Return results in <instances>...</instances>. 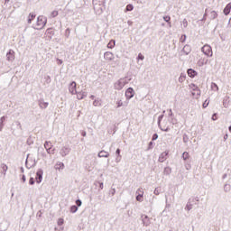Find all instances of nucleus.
<instances>
[{"instance_id":"17","label":"nucleus","mask_w":231,"mask_h":231,"mask_svg":"<svg viewBox=\"0 0 231 231\" xmlns=\"http://www.w3.org/2000/svg\"><path fill=\"white\" fill-rule=\"evenodd\" d=\"M57 15H59V11H57V10H53L50 14V17L52 18V19L57 17Z\"/></svg>"},{"instance_id":"14","label":"nucleus","mask_w":231,"mask_h":231,"mask_svg":"<svg viewBox=\"0 0 231 231\" xmlns=\"http://www.w3.org/2000/svg\"><path fill=\"white\" fill-rule=\"evenodd\" d=\"M231 12V3L227 4L226 6L224 8L225 15H228Z\"/></svg>"},{"instance_id":"3","label":"nucleus","mask_w":231,"mask_h":231,"mask_svg":"<svg viewBox=\"0 0 231 231\" xmlns=\"http://www.w3.org/2000/svg\"><path fill=\"white\" fill-rule=\"evenodd\" d=\"M202 51L208 57H212V47H210V45H204L202 47Z\"/></svg>"},{"instance_id":"12","label":"nucleus","mask_w":231,"mask_h":231,"mask_svg":"<svg viewBox=\"0 0 231 231\" xmlns=\"http://www.w3.org/2000/svg\"><path fill=\"white\" fill-rule=\"evenodd\" d=\"M37 17V14L35 13H30L28 17H27V23L28 24H32V21H33Z\"/></svg>"},{"instance_id":"21","label":"nucleus","mask_w":231,"mask_h":231,"mask_svg":"<svg viewBox=\"0 0 231 231\" xmlns=\"http://www.w3.org/2000/svg\"><path fill=\"white\" fill-rule=\"evenodd\" d=\"M48 154H55V148L51 147L47 150Z\"/></svg>"},{"instance_id":"23","label":"nucleus","mask_w":231,"mask_h":231,"mask_svg":"<svg viewBox=\"0 0 231 231\" xmlns=\"http://www.w3.org/2000/svg\"><path fill=\"white\" fill-rule=\"evenodd\" d=\"M78 210H79V208H77V206L70 207V212L72 214H75V212H77Z\"/></svg>"},{"instance_id":"8","label":"nucleus","mask_w":231,"mask_h":231,"mask_svg":"<svg viewBox=\"0 0 231 231\" xmlns=\"http://www.w3.org/2000/svg\"><path fill=\"white\" fill-rule=\"evenodd\" d=\"M136 194H137L136 196L137 201H143V189L141 188L137 189Z\"/></svg>"},{"instance_id":"5","label":"nucleus","mask_w":231,"mask_h":231,"mask_svg":"<svg viewBox=\"0 0 231 231\" xmlns=\"http://www.w3.org/2000/svg\"><path fill=\"white\" fill-rule=\"evenodd\" d=\"M125 84H127V79H121L116 84V89H122Z\"/></svg>"},{"instance_id":"46","label":"nucleus","mask_w":231,"mask_h":231,"mask_svg":"<svg viewBox=\"0 0 231 231\" xmlns=\"http://www.w3.org/2000/svg\"><path fill=\"white\" fill-rule=\"evenodd\" d=\"M27 143H29V144H30V139H28V140H27Z\"/></svg>"},{"instance_id":"26","label":"nucleus","mask_w":231,"mask_h":231,"mask_svg":"<svg viewBox=\"0 0 231 231\" xmlns=\"http://www.w3.org/2000/svg\"><path fill=\"white\" fill-rule=\"evenodd\" d=\"M116 106L117 107H122V106H124V102H122V99L117 100Z\"/></svg>"},{"instance_id":"33","label":"nucleus","mask_w":231,"mask_h":231,"mask_svg":"<svg viewBox=\"0 0 231 231\" xmlns=\"http://www.w3.org/2000/svg\"><path fill=\"white\" fill-rule=\"evenodd\" d=\"M30 185H33L35 183V180H33V178H31L29 180Z\"/></svg>"},{"instance_id":"36","label":"nucleus","mask_w":231,"mask_h":231,"mask_svg":"<svg viewBox=\"0 0 231 231\" xmlns=\"http://www.w3.org/2000/svg\"><path fill=\"white\" fill-rule=\"evenodd\" d=\"M152 140H158V135L156 134L152 135Z\"/></svg>"},{"instance_id":"48","label":"nucleus","mask_w":231,"mask_h":231,"mask_svg":"<svg viewBox=\"0 0 231 231\" xmlns=\"http://www.w3.org/2000/svg\"><path fill=\"white\" fill-rule=\"evenodd\" d=\"M10 0H5V3H8Z\"/></svg>"},{"instance_id":"41","label":"nucleus","mask_w":231,"mask_h":231,"mask_svg":"<svg viewBox=\"0 0 231 231\" xmlns=\"http://www.w3.org/2000/svg\"><path fill=\"white\" fill-rule=\"evenodd\" d=\"M162 156H167V152H162Z\"/></svg>"},{"instance_id":"45","label":"nucleus","mask_w":231,"mask_h":231,"mask_svg":"<svg viewBox=\"0 0 231 231\" xmlns=\"http://www.w3.org/2000/svg\"><path fill=\"white\" fill-rule=\"evenodd\" d=\"M5 120V117H1V122H3Z\"/></svg>"},{"instance_id":"34","label":"nucleus","mask_w":231,"mask_h":231,"mask_svg":"<svg viewBox=\"0 0 231 231\" xmlns=\"http://www.w3.org/2000/svg\"><path fill=\"white\" fill-rule=\"evenodd\" d=\"M76 205L78 206V207H80L81 205H82V201H80V200H77L76 201Z\"/></svg>"},{"instance_id":"42","label":"nucleus","mask_w":231,"mask_h":231,"mask_svg":"<svg viewBox=\"0 0 231 231\" xmlns=\"http://www.w3.org/2000/svg\"><path fill=\"white\" fill-rule=\"evenodd\" d=\"M100 189H104V183L100 184Z\"/></svg>"},{"instance_id":"6","label":"nucleus","mask_w":231,"mask_h":231,"mask_svg":"<svg viewBox=\"0 0 231 231\" xmlns=\"http://www.w3.org/2000/svg\"><path fill=\"white\" fill-rule=\"evenodd\" d=\"M7 60H9L10 62L15 60V51H14L13 50H10L7 54Z\"/></svg>"},{"instance_id":"32","label":"nucleus","mask_w":231,"mask_h":231,"mask_svg":"<svg viewBox=\"0 0 231 231\" xmlns=\"http://www.w3.org/2000/svg\"><path fill=\"white\" fill-rule=\"evenodd\" d=\"M163 19L166 23H169V21H171V16H164Z\"/></svg>"},{"instance_id":"24","label":"nucleus","mask_w":231,"mask_h":231,"mask_svg":"<svg viewBox=\"0 0 231 231\" xmlns=\"http://www.w3.org/2000/svg\"><path fill=\"white\" fill-rule=\"evenodd\" d=\"M185 41H187V35L182 34L180 38V42H185Z\"/></svg>"},{"instance_id":"20","label":"nucleus","mask_w":231,"mask_h":231,"mask_svg":"<svg viewBox=\"0 0 231 231\" xmlns=\"http://www.w3.org/2000/svg\"><path fill=\"white\" fill-rule=\"evenodd\" d=\"M182 158H183V160H189V158H190V155L189 154V152H184L182 153Z\"/></svg>"},{"instance_id":"38","label":"nucleus","mask_w":231,"mask_h":231,"mask_svg":"<svg viewBox=\"0 0 231 231\" xmlns=\"http://www.w3.org/2000/svg\"><path fill=\"white\" fill-rule=\"evenodd\" d=\"M42 106L43 107H48V103H43Z\"/></svg>"},{"instance_id":"11","label":"nucleus","mask_w":231,"mask_h":231,"mask_svg":"<svg viewBox=\"0 0 231 231\" xmlns=\"http://www.w3.org/2000/svg\"><path fill=\"white\" fill-rule=\"evenodd\" d=\"M104 57L106 60H113V59H115V54H113V52L106 51L105 52Z\"/></svg>"},{"instance_id":"49","label":"nucleus","mask_w":231,"mask_h":231,"mask_svg":"<svg viewBox=\"0 0 231 231\" xmlns=\"http://www.w3.org/2000/svg\"><path fill=\"white\" fill-rule=\"evenodd\" d=\"M50 30H51V29H48L47 32H50Z\"/></svg>"},{"instance_id":"9","label":"nucleus","mask_w":231,"mask_h":231,"mask_svg":"<svg viewBox=\"0 0 231 231\" xmlns=\"http://www.w3.org/2000/svg\"><path fill=\"white\" fill-rule=\"evenodd\" d=\"M42 174H44V172L42 171V170H39L36 172V182L37 183H41V181H42Z\"/></svg>"},{"instance_id":"39","label":"nucleus","mask_w":231,"mask_h":231,"mask_svg":"<svg viewBox=\"0 0 231 231\" xmlns=\"http://www.w3.org/2000/svg\"><path fill=\"white\" fill-rule=\"evenodd\" d=\"M58 60V64H62V60Z\"/></svg>"},{"instance_id":"30","label":"nucleus","mask_w":231,"mask_h":231,"mask_svg":"<svg viewBox=\"0 0 231 231\" xmlns=\"http://www.w3.org/2000/svg\"><path fill=\"white\" fill-rule=\"evenodd\" d=\"M182 24H183L184 28H187V26H189V22H187V19H184L182 21Z\"/></svg>"},{"instance_id":"13","label":"nucleus","mask_w":231,"mask_h":231,"mask_svg":"<svg viewBox=\"0 0 231 231\" xmlns=\"http://www.w3.org/2000/svg\"><path fill=\"white\" fill-rule=\"evenodd\" d=\"M187 73L188 76L190 77V79H194V77L198 76V72L192 69H188Z\"/></svg>"},{"instance_id":"43","label":"nucleus","mask_w":231,"mask_h":231,"mask_svg":"<svg viewBox=\"0 0 231 231\" xmlns=\"http://www.w3.org/2000/svg\"><path fill=\"white\" fill-rule=\"evenodd\" d=\"M160 162H163V159L162 157H159Z\"/></svg>"},{"instance_id":"15","label":"nucleus","mask_w":231,"mask_h":231,"mask_svg":"<svg viewBox=\"0 0 231 231\" xmlns=\"http://www.w3.org/2000/svg\"><path fill=\"white\" fill-rule=\"evenodd\" d=\"M98 157L99 158H108L109 157V152H107L106 151H101L98 153Z\"/></svg>"},{"instance_id":"22","label":"nucleus","mask_w":231,"mask_h":231,"mask_svg":"<svg viewBox=\"0 0 231 231\" xmlns=\"http://www.w3.org/2000/svg\"><path fill=\"white\" fill-rule=\"evenodd\" d=\"M44 147H45L46 151H48V149L51 148V142H45Z\"/></svg>"},{"instance_id":"47","label":"nucleus","mask_w":231,"mask_h":231,"mask_svg":"<svg viewBox=\"0 0 231 231\" xmlns=\"http://www.w3.org/2000/svg\"><path fill=\"white\" fill-rule=\"evenodd\" d=\"M229 131H230V133H231V125L229 126Z\"/></svg>"},{"instance_id":"40","label":"nucleus","mask_w":231,"mask_h":231,"mask_svg":"<svg viewBox=\"0 0 231 231\" xmlns=\"http://www.w3.org/2000/svg\"><path fill=\"white\" fill-rule=\"evenodd\" d=\"M116 152V154H120V149H117Z\"/></svg>"},{"instance_id":"4","label":"nucleus","mask_w":231,"mask_h":231,"mask_svg":"<svg viewBox=\"0 0 231 231\" xmlns=\"http://www.w3.org/2000/svg\"><path fill=\"white\" fill-rule=\"evenodd\" d=\"M125 97H126L127 100H131V98H133V97H134V89H133V88H127L125 91Z\"/></svg>"},{"instance_id":"2","label":"nucleus","mask_w":231,"mask_h":231,"mask_svg":"<svg viewBox=\"0 0 231 231\" xmlns=\"http://www.w3.org/2000/svg\"><path fill=\"white\" fill-rule=\"evenodd\" d=\"M189 88L193 91V97H199V95H201V90H199V88H198V86H196L194 83L189 84Z\"/></svg>"},{"instance_id":"35","label":"nucleus","mask_w":231,"mask_h":231,"mask_svg":"<svg viewBox=\"0 0 231 231\" xmlns=\"http://www.w3.org/2000/svg\"><path fill=\"white\" fill-rule=\"evenodd\" d=\"M212 120H217V114H214L212 116Z\"/></svg>"},{"instance_id":"37","label":"nucleus","mask_w":231,"mask_h":231,"mask_svg":"<svg viewBox=\"0 0 231 231\" xmlns=\"http://www.w3.org/2000/svg\"><path fill=\"white\" fill-rule=\"evenodd\" d=\"M22 180H23V182L24 183V182L26 181V176L23 175Z\"/></svg>"},{"instance_id":"25","label":"nucleus","mask_w":231,"mask_h":231,"mask_svg":"<svg viewBox=\"0 0 231 231\" xmlns=\"http://www.w3.org/2000/svg\"><path fill=\"white\" fill-rule=\"evenodd\" d=\"M211 88H212V89H215L216 91H219V87H217V85L216 83H212Z\"/></svg>"},{"instance_id":"29","label":"nucleus","mask_w":231,"mask_h":231,"mask_svg":"<svg viewBox=\"0 0 231 231\" xmlns=\"http://www.w3.org/2000/svg\"><path fill=\"white\" fill-rule=\"evenodd\" d=\"M210 102L208 101V100H205V102L203 103V105H202V107L205 109V107H208V104H209Z\"/></svg>"},{"instance_id":"27","label":"nucleus","mask_w":231,"mask_h":231,"mask_svg":"<svg viewBox=\"0 0 231 231\" xmlns=\"http://www.w3.org/2000/svg\"><path fill=\"white\" fill-rule=\"evenodd\" d=\"M1 168H2L4 172H6V171H8V166L6 164H2Z\"/></svg>"},{"instance_id":"18","label":"nucleus","mask_w":231,"mask_h":231,"mask_svg":"<svg viewBox=\"0 0 231 231\" xmlns=\"http://www.w3.org/2000/svg\"><path fill=\"white\" fill-rule=\"evenodd\" d=\"M93 106H95V107H100V106H102V103L100 102V100L96 99L93 102Z\"/></svg>"},{"instance_id":"16","label":"nucleus","mask_w":231,"mask_h":231,"mask_svg":"<svg viewBox=\"0 0 231 231\" xmlns=\"http://www.w3.org/2000/svg\"><path fill=\"white\" fill-rule=\"evenodd\" d=\"M116 46V42L115 40H111L108 44H107V48H109L110 50H113V48H115Z\"/></svg>"},{"instance_id":"44","label":"nucleus","mask_w":231,"mask_h":231,"mask_svg":"<svg viewBox=\"0 0 231 231\" xmlns=\"http://www.w3.org/2000/svg\"><path fill=\"white\" fill-rule=\"evenodd\" d=\"M212 14H213V15H217V13H216V12H213Z\"/></svg>"},{"instance_id":"28","label":"nucleus","mask_w":231,"mask_h":231,"mask_svg":"<svg viewBox=\"0 0 231 231\" xmlns=\"http://www.w3.org/2000/svg\"><path fill=\"white\" fill-rule=\"evenodd\" d=\"M58 225L59 226H62V225H64V218H59Z\"/></svg>"},{"instance_id":"19","label":"nucleus","mask_w":231,"mask_h":231,"mask_svg":"<svg viewBox=\"0 0 231 231\" xmlns=\"http://www.w3.org/2000/svg\"><path fill=\"white\" fill-rule=\"evenodd\" d=\"M134 6L133 5L129 4L126 5L125 12H133Z\"/></svg>"},{"instance_id":"1","label":"nucleus","mask_w":231,"mask_h":231,"mask_svg":"<svg viewBox=\"0 0 231 231\" xmlns=\"http://www.w3.org/2000/svg\"><path fill=\"white\" fill-rule=\"evenodd\" d=\"M46 23H48V20L46 19L45 16L40 15L37 18V22L35 24V29L36 30H42L46 26Z\"/></svg>"},{"instance_id":"50","label":"nucleus","mask_w":231,"mask_h":231,"mask_svg":"<svg viewBox=\"0 0 231 231\" xmlns=\"http://www.w3.org/2000/svg\"><path fill=\"white\" fill-rule=\"evenodd\" d=\"M64 154H66V153H62L63 156H64Z\"/></svg>"},{"instance_id":"7","label":"nucleus","mask_w":231,"mask_h":231,"mask_svg":"<svg viewBox=\"0 0 231 231\" xmlns=\"http://www.w3.org/2000/svg\"><path fill=\"white\" fill-rule=\"evenodd\" d=\"M69 91L71 93V95H75V93H77V83L75 81L70 83Z\"/></svg>"},{"instance_id":"31","label":"nucleus","mask_w":231,"mask_h":231,"mask_svg":"<svg viewBox=\"0 0 231 231\" xmlns=\"http://www.w3.org/2000/svg\"><path fill=\"white\" fill-rule=\"evenodd\" d=\"M143 59H145V57L143 56V54L139 53V54H138V60H143Z\"/></svg>"},{"instance_id":"10","label":"nucleus","mask_w":231,"mask_h":231,"mask_svg":"<svg viewBox=\"0 0 231 231\" xmlns=\"http://www.w3.org/2000/svg\"><path fill=\"white\" fill-rule=\"evenodd\" d=\"M76 94L78 100H83V98H86V97H88V92L86 91L77 92Z\"/></svg>"}]
</instances>
